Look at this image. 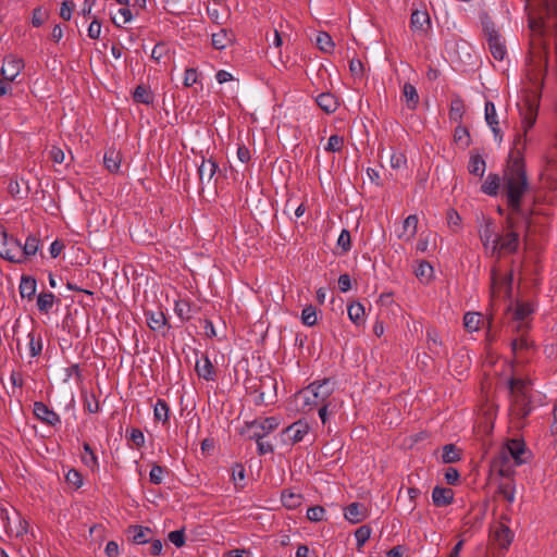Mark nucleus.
Segmentation results:
<instances>
[{
  "label": "nucleus",
  "instance_id": "f3484780",
  "mask_svg": "<svg viewBox=\"0 0 557 557\" xmlns=\"http://www.w3.org/2000/svg\"><path fill=\"white\" fill-rule=\"evenodd\" d=\"M431 26L430 15L426 11L414 10L410 16V28L412 32L426 34Z\"/></svg>",
  "mask_w": 557,
  "mask_h": 557
},
{
  "label": "nucleus",
  "instance_id": "dca6fc26",
  "mask_svg": "<svg viewBox=\"0 0 557 557\" xmlns=\"http://www.w3.org/2000/svg\"><path fill=\"white\" fill-rule=\"evenodd\" d=\"M518 332L523 333V325L519 324L517 327ZM511 350L517 358L522 357L523 352H529L534 349L535 345L524 334L511 341Z\"/></svg>",
  "mask_w": 557,
  "mask_h": 557
},
{
  "label": "nucleus",
  "instance_id": "c85d7f7f",
  "mask_svg": "<svg viewBox=\"0 0 557 557\" xmlns=\"http://www.w3.org/2000/svg\"><path fill=\"white\" fill-rule=\"evenodd\" d=\"M401 96H403V99L405 100L406 107L409 110L413 111L418 108L419 102H420V97L417 91V88L412 84H410V83L404 84L403 90H401Z\"/></svg>",
  "mask_w": 557,
  "mask_h": 557
},
{
  "label": "nucleus",
  "instance_id": "bf43d9fd",
  "mask_svg": "<svg viewBox=\"0 0 557 557\" xmlns=\"http://www.w3.org/2000/svg\"><path fill=\"white\" fill-rule=\"evenodd\" d=\"M344 147V137L337 134L331 135L325 146V150L329 152H339Z\"/></svg>",
  "mask_w": 557,
  "mask_h": 557
},
{
  "label": "nucleus",
  "instance_id": "37998d69",
  "mask_svg": "<svg viewBox=\"0 0 557 557\" xmlns=\"http://www.w3.org/2000/svg\"><path fill=\"white\" fill-rule=\"evenodd\" d=\"M533 311L534 307L531 302L517 301L516 309L513 312V319L516 321L522 322L525 318L532 314Z\"/></svg>",
  "mask_w": 557,
  "mask_h": 557
},
{
  "label": "nucleus",
  "instance_id": "13d9d810",
  "mask_svg": "<svg viewBox=\"0 0 557 557\" xmlns=\"http://www.w3.org/2000/svg\"><path fill=\"white\" fill-rule=\"evenodd\" d=\"M49 13L44 7H37L33 10L32 24L34 27H40L48 18Z\"/></svg>",
  "mask_w": 557,
  "mask_h": 557
},
{
  "label": "nucleus",
  "instance_id": "9d476101",
  "mask_svg": "<svg viewBox=\"0 0 557 557\" xmlns=\"http://www.w3.org/2000/svg\"><path fill=\"white\" fill-rule=\"evenodd\" d=\"M23 69V59L16 58L14 55H8L3 59L1 76L5 79H9V82H13Z\"/></svg>",
  "mask_w": 557,
  "mask_h": 557
},
{
  "label": "nucleus",
  "instance_id": "6e6d98bb",
  "mask_svg": "<svg viewBox=\"0 0 557 557\" xmlns=\"http://www.w3.org/2000/svg\"><path fill=\"white\" fill-rule=\"evenodd\" d=\"M65 481L74 490H78L83 485V475L76 469H70L65 474Z\"/></svg>",
  "mask_w": 557,
  "mask_h": 557
},
{
  "label": "nucleus",
  "instance_id": "ea45409f",
  "mask_svg": "<svg viewBox=\"0 0 557 557\" xmlns=\"http://www.w3.org/2000/svg\"><path fill=\"white\" fill-rule=\"evenodd\" d=\"M29 343V355L30 357L35 358L38 357L42 351V338L39 333H36L35 331H32L27 335Z\"/></svg>",
  "mask_w": 557,
  "mask_h": 557
},
{
  "label": "nucleus",
  "instance_id": "a19ab883",
  "mask_svg": "<svg viewBox=\"0 0 557 557\" xmlns=\"http://www.w3.org/2000/svg\"><path fill=\"white\" fill-rule=\"evenodd\" d=\"M39 248V239L34 236H27L25 244L22 245L23 250V262L26 261L29 257L35 256Z\"/></svg>",
  "mask_w": 557,
  "mask_h": 557
},
{
  "label": "nucleus",
  "instance_id": "8fccbe9b",
  "mask_svg": "<svg viewBox=\"0 0 557 557\" xmlns=\"http://www.w3.org/2000/svg\"><path fill=\"white\" fill-rule=\"evenodd\" d=\"M527 386H528V383L525 381H523L521 379H511L509 381V389H510L512 399L519 398V394H521L523 396H528L527 395Z\"/></svg>",
  "mask_w": 557,
  "mask_h": 557
},
{
  "label": "nucleus",
  "instance_id": "0eeeda50",
  "mask_svg": "<svg viewBox=\"0 0 557 557\" xmlns=\"http://www.w3.org/2000/svg\"><path fill=\"white\" fill-rule=\"evenodd\" d=\"M512 282H513V273L512 271L502 275L496 268L491 270V298L494 301L496 298L500 297L502 293L508 299L512 296Z\"/></svg>",
  "mask_w": 557,
  "mask_h": 557
},
{
  "label": "nucleus",
  "instance_id": "b1692460",
  "mask_svg": "<svg viewBox=\"0 0 557 557\" xmlns=\"http://www.w3.org/2000/svg\"><path fill=\"white\" fill-rule=\"evenodd\" d=\"M428 348L436 357L446 356V350L443 347V343L440 333L435 329L426 330Z\"/></svg>",
  "mask_w": 557,
  "mask_h": 557
},
{
  "label": "nucleus",
  "instance_id": "473e14b6",
  "mask_svg": "<svg viewBox=\"0 0 557 557\" xmlns=\"http://www.w3.org/2000/svg\"><path fill=\"white\" fill-rule=\"evenodd\" d=\"M174 311L176 315L183 321H189L194 314L195 308L187 299H178L175 301Z\"/></svg>",
  "mask_w": 557,
  "mask_h": 557
},
{
  "label": "nucleus",
  "instance_id": "4468645a",
  "mask_svg": "<svg viewBox=\"0 0 557 557\" xmlns=\"http://www.w3.org/2000/svg\"><path fill=\"white\" fill-rule=\"evenodd\" d=\"M146 321L148 326L153 332H159L162 335L165 334V331L170 329V325L166 324V318L163 311L161 310H149L145 312Z\"/></svg>",
  "mask_w": 557,
  "mask_h": 557
},
{
  "label": "nucleus",
  "instance_id": "7c9ffc66",
  "mask_svg": "<svg viewBox=\"0 0 557 557\" xmlns=\"http://www.w3.org/2000/svg\"><path fill=\"white\" fill-rule=\"evenodd\" d=\"M500 182H503V176L500 177L496 173H490L481 185V191L488 196H497L500 188Z\"/></svg>",
  "mask_w": 557,
  "mask_h": 557
},
{
  "label": "nucleus",
  "instance_id": "09e8293b",
  "mask_svg": "<svg viewBox=\"0 0 557 557\" xmlns=\"http://www.w3.org/2000/svg\"><path fill=\"white\" fill-rule=\"evenodd\" d=\"M481 321V314L478 312H467L463 317V325L468 332L478 331Z\"/></svg>",
  "mask_w": 557,
  "mask_h": 557
},
{
  "label": "nucleus",
  "instance_id": "052dcab7",
  "mask_svg": "<svg viewBox=\"0 0 557 557\" xmlns=\"http://www.w3.org/2000/svg\"><path fill=\"white\" fill-rule=\"evenodd\" d=\"M9 194L15 199H23L27 197L28 190H22L21 183L17 180H11L8 185Z\"/></svg>",
  "mask_w": 557,
  "mask_h": 557
},
{
  "label": "nucleus",
  "instance_id": "de8ad7c7",
  "mask_svg": "<svg viewBox=\"0 0 557 557\" xmlns=\"http://www.w3.org/2000/svg\"><path fill=\"white\" fill-rule=\"evenodd\" d=\"M442 460L444 463H454L460 460L459 449L454 444H447L443 447Z\"/></svg>",
  "mask_w": 557,
  "mask_h": 557
},
{
  "label": "nucleus",
  "instance_id": "c03bdc74",
  "mask_svg": "<svg viewBox=\"0 0 557 557\" xmlns=\"http://www.w3.org/2000/svg\"><path fill=\"white\" fill-rule=\"evenodd\" d=\"M541 11L548 21L556 20L554 27L557 32V0H541Z\"/></svg>",
  "mask_w": 557,
  "mask_h": 557
},
{
  "label": "nucleus",
  "instance_id": "39448f33",
  "mask_svg": "<svg viewBox=\"0 0 557 557\" xmlns=\"http://www.w3.org/2000/svg\"><path fill=\"white\" fill-rule=\"evenodd\" d=\"M480 21L483 34L486 38L487 48L492 57L497 61H503L507 55L506 40L499 30L496 28L495 23L486 12L480 14Z\"/></svg>",
  "mask_w": 557,
  "mask_h": 557
},
{
  "label": "nucleus",
  "instance_id": "a18cd8bd",
  "mask_svg": "<svg viewBox=\"0 0 557 557\" xmlns=\"http://www.w3.org/2000/svg\"><path fill=\"white\" fill-rule=\"evenodd\" d=\"M315 44L318 48L325 53L333 52L335 46L332 40V37L325 32L318 33Z\"/></svg>",
  "mask_w": 557,
  "mask_h": 557
},
{
  "label": "nucleus",
  "instance_id": "49530a36",
  "mask_svg": "<svg viewBox=\"0 0 557 557\" xmlns=\"http://www.w3.org/2000/svg\"><path fill=\"white\" fill-rule=\"evenodd\" d=\"M465 113V104L462 99L456 98L451 100L449 108V119L455 122H461Z\"/></svg>",
  "mask_w": 557,
  "mask_h": 557
},
{
  "label": "nucleus",
  "instance_id": "412c9836",
  "mask_svg": "<svg viewBox=\"0 0 557 557\" xmlns=\"http://www.w3.org/2000/svg\"><path fill=\"white\" fill-rule=\"evenodd\" d=\"M195 370L199 377L206 381H215L216 370L208 356H202L200 360L196 361Z\"/></svg>",
  "mask_w": 557,
  "mask_h": 557
},
{
  "label": "nucleus",
  "instance_id": "f257e3e1",
  "mask_svg": "<svg viewBox=\"0 0 557 557\" xmlns=\"http://www.w3.org/2000/svg\"><path fill=\"white\" fill-rule=\"evenodd\" d=\"M527 165L521 150H511L503 171L502 193L506 200L507 214L505 231H529L532 223V209H523L522 200L530 191Z\"/></svg>",
  "mask_w": 557,
  "mask_h": 557
},
{
  "label": "nucleus",
  "instance_id": "9b49d317",
  "mask_svg": "<svg viewBox=\"0 0 557 557\" xmlns=\"http://www.w3.org/2000/svg\"><path fill=\"white\" fill-rule=\"evenodd\" d=\"M35 417L40 420L42 423L55 426L61 423L60 416L51 410L46 404L42 401H35L34 403V410H33Z\"/></svg>",
  "mask_w": 557,
  "mask_h": 557
},
{
  "label": "nucleus",
  "instance_id": "338daca9",
  "mask_svg": "<svg viewBox=\"0 0 557 557\" xmlns=\"http://www.w3.org/2000/svg\"><path fill=\"white\" fill-rule=\"evenodd\" d=\"M485 121L487 125H498L496 108L492 101L485 102Z\"/></svg>",
  "mask_w": 557,
  "mask_h": 557
},
{
  "label": "nucleus",
  "instance_id": "0e129e2a",
  "mask_svg": "<svg viewBox=\"0 0 557 557\" xmlns=\"http://www.w3.org/2000/svg\"><path fill=\"white\" fill-rule=\"evenodd\" d=\"M498 494L508 503L515 500V485L511 482L502 483L498 486Z\"/></svg>",
  "mask_w": 557,
  "mask_h": 557
},
{
  "label": "nucleus",
  "instance_id": "680f3d73",
  "mask_svg": "<svg viewBox=\"0 0 557 557\" xmlns=\"http://www.w3.org/2000/svg\"><path fill=\"white\" fill-rule=\"evenodd\" d=\"M454 140L463 144L465 147L470 145V134L466 126L458 125L454 132Z\"/></svg>",
  "mask_w": 557,
  "mask_h": 557
},
{
  "label": "nucleus",
  "instance_id": "864d4df0",
  "mask_svg": "<svg viewBox=\"0 0 557 557\" xmlns=\"http://www.w3.org/2000/svg\"><path fill=\"white\" fill-rule=\"evenodd\" d=\"M372 529L363 524L355 531V539L357 542V549L360 550L364 543L370 539Z\"/></svg>",
  "mask_w": 557,
  "mask_h": 557
},
{
  "label": "nucleus",
  "instance_id": "e2e57ef3",
  "mask_svg": "<svg viewBox=\"0 0 557 557\" xmlns=\"http://www.w3.org/2000/svg\"><path fill=\"white\" fill-rule=\"evenodd\" d=\"M165 472H166V469L164 467L153 463V466L150 470V473H149L150 483L156 484V485L161 484Z\"/></svg>",
  "mask_w": 557,
  "mask_h": 557
},
{
  "label": "nucleus",
  "instance_id": "5701e85b",
  "mask_svg": "<svg viewBox=\"0 0 557 557\" xmlns=\"http://www.w3.org/2000/svg\"><path fill=\"white\" fill-rule=\"evenodd\" d=\"M126 532L132 543L145 544L150 541L152 530L148 527L143 525H129Z\"/></svg>",
  "mask_w": 557,
  "mask_h": 557
},
{
  "label": "nucleus",
  "instance_id": "aec40b11",
  "mask_svg": "<svg viewBox=\"0 0 557 557\" xmlns=\"http://www.w3.org/2000/svg\"><path fill=\"white\" fill-rule=\"evenodd\" d=\"M212 47L216 50H223L235 41V35L231 29L220 28L212 33Z\"/></svg>",
  "mask_w": 557,
  "mask_h": 557
},
{
  "label": "nucleus",
  "instance_id": "f03ea898",
  "mask_svg": "<svg viewBox=\"0 0 557 557\" xmlns=\"http://www.w3.org/2000/svg\"><path fill=\"white\" fill-rule=\"evenodd\" d=\"M548 22L542 11L537 18H529V28L532 33V37L527 64V76L533 85L542 83L547 74L548 47L544 40V36Z\"/></svg>",
  "mask_w": 557,
  "mask_h": 557
},
{
  "label": "nucleus",
  "instance_id": "6ab92c4d",
  "mask_svg": "<svg viewBox=\"0 0 557 557\" xmlns=\"http://www.w3.org/2000/svg\"><path fill=\"white\" fill-rule=\"evenodd\" d=\"M5 260L14 263H23V250L21 242L7 234Z\"/></svg>",
  "mask_w": 557,
  "mask_h": 557
},
{
  "label": "nucleus",
  "instance_id": "423d86ee",
  "mask_svg": "<svg viewBox=\"0 0 557 557\" xmlns=\"http://www.w3.org/2000/svg\"><path fill=\"white\" fill-rule=\"evenodd\" d=\"M280 425V420L275 417L264 419H255L245 423L240 434L246 435L249 441H259L265 438Z\"/></svg>",
  "mask_w": 557,
  "mask_h": 557
},
{
  "label": "nucleus",
  "instance_id": "774afa93",
  "mask_svg": "<svg viewBox=\"0 0 557 557\" xmlns=\"http://www.w3.org/2000/svg\"><path fill=\"white\" fill-rule=\"evenodd\" d=\"M325 509L322 506H312L307 510V518L312 522H319L324 519Z\"/></svg>",
  "mask_w": 557,
  "mask_h": 557
},
{
  "label": "nucleus",
  "instance_id": "58836bf2",
  "mask_svg": "<svg viewBox=\"0 0 557 557\" xmlns=\"http://www.w3.org/2000/svg\"><path fill=\"white\" fill-rule=\"evenodd\" d=\"M55 302V296L54 294L48 292V293H40L37 296V308L40 312L49 313L52 309L53 305Z\"/></svg>",
  "mask_w": 557,
  "mask_h": 557
},
{
  "label": "nucleus",
  "instance_id": "79ce46f5",
  "mask_svg": "<svg viewBox=\"0 0 557 557\" xmlns=\"http://www.w3.org/2000/svg\"><path fill=\"white\" fill-rule=\"evenodd\" d=\"M83 448H84V455L82 456L83 463L85 466H87L89 469H91L92 471L98 469V467H99L98 458H97L95 451L92 450L91 446L88 443H84Z\"/></svg>",
  "mask_w": 557,
  "mask_h": 557
},
{
  "label": "nucleus",
  "instance_id": "69168bd1",
  "mask_svg": "<svg viewBox=\"0 0 557 557\" xmlns=\"http://www.w3.org/2000/svg\"><path fill=\"white\" fill-rule=\"evenodd\" d=\"M127 440L134 444L136 448H140L145 444V435L141 430L132 428L127 434Z\"/></svg>",
  "mask_w": 557,
  "mask_h": 557
},
{
  "label": "nucleus",
  "instance_id": "72a5a7b5",
  "mask_svg": "<svg viewBox=\"0 0 557 557\" xmlns=\"http://www.w3.org/2000/svg\"><path fill=\"white\" fill-rule=\"evenodd\" d=\"M485 169H486V163L484 161V159L482 158L481 154H471L470 156V160H469V163H468V171L470 174L474 175V176H478V177H483L484 173H485Z\"/></svg>",
  "mask_w": 557,
  "mask_h": 557
},
{
  "label": "nucleus",
  "instance_id": "20e7f679",
  "mask_svg": "<svg viewBox=\"0 0 557 557\" xmlns=\"http://www.w3.org/2000/svg\"><path fill=\"white\" fill-rule=\"evenodd\" d=\"M525 451V445L520 440H510L507 446L499 453L493 461V468L498 471L499 475L510 478L513 474V469L510 465V459H513L515 466L524 463L522 455Z\"/></svg>",
  "mask_w": 557,
  "mask_h": 557
},
{
  "label": "nucleus",
  "instance_id": "bb28decb",
  "mask_svg": "<svg viewBox=\"0 0 557 557\" xmlns=\"http://www.w3.org/2000/svg\"><path fill=\"white\" fill-rule=\"evenodd\" d=\"M122 154L115 148H109L103 156V164L110 173H119L121 168Z\"/></svg>",
  "mask_w": 557,
  "mask_h": 557
},
{
  "label": "nucleus",
  "instance_id": "1a4fd4ad",
  "mask_svg": "<svg viewBox=\"0 0 557 557\" xmlns=\"http://www.w3.org/2000/svg\"><path fill=\"white\" fill-rule=\"evenodd\" d=\"M520 244V233L513 231H506L504 235H496L493 239V252L504 251L513 253L518 250Z\"/></svg>",
  "mask_w": 557,
  "mask_h": 557
},
{
  "label": "nucleus",
  "instance_id": "a878e982",
  "mask_svg": "<svg viewBox=\"0 0 557 557\" xmlns=\"http://www.w3.org/2000/svg\"><path fill=\"white\" fill-rule=\"evenodd\" d=\"M510 411L512 416L519 419H525L531 412L529 397L519 394V398L512 399Z\"/></svg>",
  "mask_w": 557,
  "mask_h": 557
},
{
  "label": "nucleus",
  "instance_id": "393cba45",
  "mask_svg": "<svg viewBox=\"0 0 557 557\" xmlns=\"http://www.w3.org/2000/svg\"><path fill=\"white\" fill-rule=\"evenodd\" d=\"M207 13L210 20L218 25L224 24L230 15L227 8L220 2L209 4L207 7Z\"/></svg>",
  "mask_w": 557,
  "mask_h": 557
},
{
  "label": "nucleus",
  "instance_id": "603ef678",
  "mask_svg": "<svg viewBox=\"0 0 557 557\" xmlns=\"http://www.w3.org/2000/svg\"><path fill=\"white\" fill-rule=\"evenodd\" d=\"M414 274L420 281L429 282L433 275V268L428 261H421L414 270Z\"/></svg>",
  "mask_w": 557,
  "mask_h": 557
},
{
  "label": "nucleus",
  "instance_id": "4c0bfd02",
  "mask_svg": "<svg viewBox=\"0 0 557 557\" xmlns=\"http://www.w3.org/2000/svg\"><path fill=\"white\" fill-rule=\"evenodd\" d=\"M37 283L30 276H23L20 283V294L22 298L32 299L36 294Z\"/></svg>",
  "mask_w": 557,
  "mask_h": 557
},
{
  "label": "nucleus",
  "instance_id": "7ed1b4c3",
  "mask_svg": "<svg viewBox=\"0 0 557 557\" xmlns=\"http://www.w3.org/2000/svg\"><path fill=\"white\" fill-rule=\"evenodd\" d=\"M336 382L332 377L315 380L299 392L302 398L301 411L308 413L318 408V406L333 403L332 395L335 391Z\"/></svg>",
  "mask_w": 557,
  "mask_h": 557
},
{
  "label": "nucleus",
  "instance_id": "a211bd4d",
  "mask_svg": "<svg viewBox=\"0 0 557 557\" xmlns=\"http://www.w3.org/2000/svg\"><path fill=\"white\" fill-rule=\"evenodd\" d=\"M218 169L219 165L212 158L206 159L202 157V161L198 166L200 185H203L205 183L209 184L215 175Z\"/></svg>",
  "mask_w": 557,
  "mask_h": 557
},
{
  "label": "nucleus",
  "instance_id": "c9c22d12",
  "mask_svg": "<svg viewBox=\"0 0 557 557\" xmlns=\"http://www.w3.org/2000/svg\"><path fill=\"white\" fill-rule=\"evenodd\" d=\"M281 500L285 508L296 509L302 504L304 497L299 493L285 490L282 492Z\"/></svg>",
  "mask_w": 557,
  "mask_h": 557
},
{
  "label": "nucleus",
  "instance_id": "4be33fe9",
  "mask_svg": "<svg viewBox=\"0 0 557 557\" xmlns=\"http://www.w3.org/2000/svg\"><path fill=\"white\" fill-rule=\"evenodd\" d=\"M432 502L436 507H446L454 502V491L449 487L437 485L433 488Z\"/></svg>",
  "mask_w": 557,
  "mask_h": 557
},
{
  "label": "nucleus",
  "instance_id": "c756f323",
  "mask_svg": "<svg viewBox=\"0 0 557 557\" xmlns=\"http://www.w3.org/2000/svg\"><path fill=\"white\" fill-rule=\"evenodd\" d=\"M315 102L327 114L335 112L339 106L337 98L331 92L320 94Z\"/></svg>",
  "mask_w": 557,
  "mask_h": 557
},
{
  "label": "nucleus",
  "instance_id": "6e6552de",
  "mask_svg": "<svg viewBox=\"0 0 557 557\" xmlns=\"http://www.w3.org/2000/svg\"><path fill=\"white\" fill-rule=\"evenodd\" d=\"M310 425L304 420H297L287 428H285L281 434L282 442L286 445H295L300 443L305 436L309 433Z\"/></svg>",
  "mask_w": 557,
  "mask_h": 557
},
{
  "label": "nucleus",
  "instance_id": "4d7b16f0",
  "mask_svg": "<svg viewBox=\"0 0 557 557\" xmlns=\"http://www.w3.org/2000/svg\"><path fill=\"white\" fill-rule=\"evenodd\" d=\"M407 158L400 151H393L389 153V165L392 169L399 170L406 168Z\"/></svg>",
  "mask_w": 557,
  "mask_h": 557
},
{
  "label": "nucleus",
  "instance_id": "5fc2aeb1",
  "mask_svg": "<svg viewBox=\"0 0 557 557\" xmlns=\"http://www.w3.org/2000/svg\"><path fill=\"white\" fill-rule=\"evenodd\" d=\"M301 322L307 326H313L317 324V309L312 305H309L302 309Z\"/></svg>",
  "mask_w": 557,
  "mask_h": 557
},
{
  "label": "nucleus",
  "instance_id": "f704fd0d",
  "mask_svg": "<svg viewBox=\"0 0 557 557\" xmlns=\"http://www.w3.org/2000/svg\"><path fill=\"white\" fill-rule=\"evenodd\" d=\"M153 417L156 421H161L163 425H166L170 420V407L164 399H157L153 406Z\"/></svg>",
  "mask_w": 557,
  "mask_h": 557
},
{
  "label": "nucleus",
  "instance_id": "f8f14e48",
  "mask_svg": "<svg viewBox=\"0 0 557 557\" xmlns=\"http://www.w3.org/2000/svg\"><path fill=\"white\" fill-rule=\"evenodd\" d=\"M539 113V101L535 99L528 98L524 101V108L521 111L522 115V125L524 129V134H527L528 131H530L537 119ZM525 137V135H523Z\"/></svg>",
  "mask_w": 557,
  "mask_h": 557
},
{
  "label": "nucleus",
  "instance_id": "ddd939ff",
  "mask_svg": "<svg viewBox=\"0 0 557 557\" xmlns=\"http://www.w3.org/2000/svg\"><path fill=\"white\" fill-rule=\"evenodd\" d=\"M369 517V509L359 502H354L344 508V518L351 524L362 522Z\"/></svg>",
  "mask_w": 557,
  "mask_h": 557
},
{
  "label": "nucleus",
  "instance_id": "cd10ccee",
  "mask_svg": "<svg viewBox=\"0 0 557 557\" xmlns=\"http://www.w3.org/2000/svg\"><path fill=\"white\" fill-rule=\"evenodd\" d=\"M418 222L416 214L408 215L403 222V231L398 234V238L405 242L411 240L417 234Z\"/></svg>",
  "mask_w": 557,
  "mask_h": 557
},
{
  "label": "nucleus",
  "instance_id": "e433bc0d",
  "mask_svg": "<svg viewBox=\"0 0 557 557\" xmlns=\"http://www.w3.org/2000/svg\"><path fill=\"white\" fill-rule=\"evenodd\" d=\"M347 312L350 321L360 326L364 323V307L360 302H351L347 307Z\"/></svg>",
  "mask_w": 557,
  "mask_h": 557
},
{
  "label": "nucleus",
  "instance_id": "2eb2a0df",
  "mask_svg": "<svg viewBox=\"0 0 557 557\" xmlns=\"http://www.w3.org/2000/svg\"><path fill=\"white\" fill-rule=\"evenodd\" d=\"M492 536L500 548L507 549L513 540V532L506 524L498 522L492 530Z\"/></svg>",
  "mask_w": 557,
  "mask_h": 557
},
{
  "label": "nucleus",
  "instance_id": "2f4dec72",
  "mask_svg": "<svg viewBox=\"0 0 557 557\" xmlns=\"http://www.w3.org/2000/svg\"><path fill=\"white\" fill-rule=\"evenodd\" d=\"M133 100L136 103H143L146 106L152 104L154 101V95L150 87L141 84L138 85L133 91Z\"/></svg>",
  "mask_w": 557,
  "mask_h": 557
},
{
  "label": "nucleus",
  "instance_id": "3c124183",
  "mask_svg": "<svg viewBox=\"0 0 557 557\" xmlns=\"http://www.w3.org/2000/svg\"><path fill=\"white\" fill-rule=\"evenodd\" d=\"M336 247H337V249H341L339 255H345L350 250L351 236H350V232L348 230L344 228L341 232V234L337 238Z\"/></svg>",
  "mask_w": 557,
  "mask_h": 557
}]
</instances>
